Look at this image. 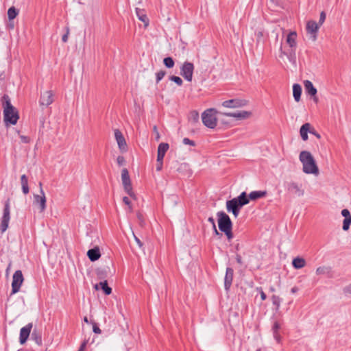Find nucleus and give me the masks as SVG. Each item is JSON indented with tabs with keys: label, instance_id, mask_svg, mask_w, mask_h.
Instances as JSON below:
<instances>
[{
	"label": "nucleus",
	"instance_id": "obj_25",
	"mask_svg": "<svg viewBox=\"0 0 351 351\" xmlns=\"http://www.w3.org/2000/svg\"><path fill=\"white\" fill-rule=\"evenodd\" d=\"M95 287L96 289L103 290V291L106 295H109L110 293H111V291H112V289L110 287H108L106 280H104V281L100 282L98 284H96Z\"/></svg>",
	"mask_w": 351,
	"mask_h": 351
},
{
	"label": "nucleus",
	"instance_id": "obj_30",
	"mask_svg": "<svg viewBox=\"0 0 351 351\" xmlns=\"http://www.w3.org/2000/svg\"><path fill=\"white\" fill-rule=\"evenodd\" d=\"M19 13V10L16 9L15 7L12 6L11 8H10L8 10V17L9 21H12L13 19H14L17 16Z\"/></svg>",
	"mask_w": 351,
	"mask_h": 351
},
{
	"label": "nucleus",
	"instance_id": "obj_62",
	"mask_svg": "<svg viewBox=\"0 0 351 351\" xmlns=\"http://www.w3.org/2000/svg\"><path fill=\"white\" fill-rule=\"evenodd\" d=\"M298 291V287H293V288L291 289V291L293 293H294L297 292Z\"/></svg>",
	"mask_w": 351,
	"mask_h": 351
},
{
	"label": "nucleus",
	"instance_id": "obj_60",
	"mask_svg": "<svg viewBox=\"0 0 351 351\" xmlns=\"http://www.w3.org/2000/svg\"><path fill=\"white\" fill-rule=\"evenodd\" d=\"M138 219H139V221H140V223H141V225H143V218H142V215H141V214H138Z\"/></svg>",
	"mask_w": 351,
	"mask_h": 351
},
{
	"label": "nucleus",
	"instance_id": "obj_57",
	"mask_svg": "<svg viewBox=\"0 0 351 351\" xmlns=\"http://www.w3.org/2000/svg\"><path fill=\"white\" fill-rule=\"evenodd\" d=\"M14 22L12 21H9V23L8 24V27L9 29H14Z\"/></svg>",
	"mask_w": 351,
	"mask_h": 351
},
{
	"label": "nucleus",
	"instance_id": "obj_32",
	"mask_svg": "<svg viewBox=\"0 0 351 351\" xmlns=\"http://www.w3.org/2000/svg\"><path fill=\"white\" fill-rule=\"evenodd\" d=\"M31 337H32V339H34L36 341V343L38 345H40L42 343V337H41V335L39 332H38L36 330H34L32 332Z\"/></svg>",
	"mask_w": 351,
	"mask_h": 351
},
{
	"label": "nucleus",
	"instance_id": "obj_47",
	"mask_svg": "<svg viewBox=\"0 0 351 351\" xmlns=\"http://www.w3.org/2000/svg\"><path fill=\"white\" fill-rule=\"evenodd\" d=\"M134 240L136 243V244L138 245L140 248L143 247V243L141 241V240L133 233Z\"/></svg>",
	"mask_w": 351,
	"mask_h": 351
},
{
	"label": "nucleus",
	"instance_id": "obj_7",
	"mask_svg": "<svg viewBox=\"0 0 351 351\" xmlns=\"http://www.w3.org/2000/svg\"><path fill=\"white\" fill-rule=\"evenodd\" d=\"M121 180L123 185L125 191L130 196H134L132 192V187L131 180L129 176V172L127 169L124 168L121 171Z\"/></svg>",
	"mask_w": 351,
	"mask_h": 351
},
{
	"label": "nucleus",
	"instance_id": "obj_36",
	"mask_svg": "<svg viewBox=\"0 0 351 351\" xmlns=\"http://www.w3.org/2000/svg\"><path fill=\"white\" fill-rule=\"evenodd\" d=\"M166 72L165 71H160L156 73V83H158L165 75Z\"/></svg>",
	"mask_w": 351,
	"mask_h": 351
},
{
	"label": "nucleus",
	"instance_id": "obj_11",
	"mask_svg": "<svg viewBox=\"0 0 351 351\" xmlns=\"http://www.w3.org/2000/svg\"><path fill=\"white\" fill-rule=\"evenodd\" d=\"M10 219V204L6 202L3 209V214L1 219L0 230L1 232H4L8 228L9 221Z\"/></svg>",
	"mask_w": 351,
	"mask_h": 351
},
{
	"label": "nucleus",
	"instance_id": "obj_15",
	"mask_svg": "<svg viewBox=\"0 0 351 351\" xmlns=\"http://www.w3.org/2000/svg\"><path fill=\"white\" fill-rule=\"evenodd\" d=\"M39 186L40 188V194L41 195H34V204H38L40 206V212H43L46 208V197L45 195V193L42 189V183H39Z\"/></svg>",
	"mask_w": 351,
	"mask_h": 351
},
{
	"label": "nucleus",
	"instance_id": "obj_12",
	"mask_svg": "<svg viewBox=\"0 0 351 351\" xmlns=\"http://www.w3.org/2000/svg\"><path fill=\"white\" fill-rule=\"evenodd\" d=\"M219 114L226 117H234L239 121L246 119L252 114L251 112L245 110H240L234 112H219Z\"/></svg>",
	"mask_w": 351,
	"mask_h": 351
},
{
	"label": "nucleus",
	"instance_id": "obj_13",
	"mask_svg": "<svg viewBox=\"0 0 351 351\" xmlns=\"http://www.w3.org/2000/svg\"><path fill=\"white\" fill-rule=\"evenodd\" d=\"M247 103L245 99H233L223 101L221 105L225 108H236L243 107L247 105Z\"/></svg>",
	"mask_w": 351,
	"mask_h": 351
},
{
	"label": "nucleus",
	"instance_id": "obj_46",
	"mask_svg": "<svg viewBox=\"0 0 351 351\" xmlns=\"http://www.w3.org/2000/svg\"><path fill=\"white\" fill-rule=\"evenodd\" d=\"M280 328V324L278 322H275L272 327V331H278Z\"/></svg>",
	"mask_w": 351,
	"mask_h": 351
},
{
	"label": "nucleus",
	"instance_id": "obj_59",
	"mask_svg": "<svg viewBox=\"0 0 351 351\" xmlns=\"http://www.w3.org/2000/svg\"><path fill=\"white\" fill-rule=\"evenodd\" d=\"M213 229L214 230L215 235H220V233L218 232L216 226L215 227H213Z\"/></svg>",
	"mask_w": 351,
	"mask_h": 351
},
{
	"label": "nucleus",
	"instance_id": "obj_55",
	"mask_svg": "<svg viewBox=\"0 0 351 351\" xmlns=\"http://www.w3.org/2000/svg\"><path fill=\"white\" fill-rule=\"evenodd\" d=\"M123 202L126 204V205H128L130 206V201L129 199V198L128 197H124L123 198Z\"/></svg>",
	"mask_w": 351,
	"mask_h": 351
},
{
	"label": "nucleus",
	"instance_id": "obj_18",
	"mask_svg": "<svg viewBox=\"0 0 351 351\" xmlns=\"http://www.w3.org/2000/svg\"><path fill=\"white\" fill-rule=\"evenodd\" d=\"M32 328V324L29 323L21 329L19 341L21 344H23L26 342L29 336Z\"/></svg>",
	"mask_w": 351,
	"mask_h": 351
},
{
	"label": "nucleus",
	"instance_id": "obj_2",
	"mask_svg": "<svg viewBox=\"0 0 351 351\" xmlns=\"http://www.w3.org/2000/svg\"><path fill=\"white\" fill-rule=\"evenodd\" d=\"M299 159L302 164V170L306 174H319V169L312 154L308 151H302Z\"/></svg>",
	"mask_w": 351,
	"mask_h": 351
},
{
	"label": "nucleus",
	"instance_id": "obj_58",
	"mask_svg": "<svg viewBox=\"0 0 351 351\" xmlns=\"http://www.w3.org/2000/svg\"><path fill=\"white\" fill-rule=\"evenodd\" d=\"M261 297L263 300L266 298V294L262 290L261 291Z\"/></svg>",
	"mask_w": 351,
	"mask_h": 351
},
{
	"label": "nucleus",
	"instance_id": "obj_37",
	"mask_svg": "<svg viewBox=\"0 0 351 351\" xmlns=\"http://www.w3.org/2000/svg\"><path fill=\"white\" fill-rule=\"evenodd\" d=\"M223 232H224V234L226 235V237L229 241H230L231 239H233V234L232 232V229L226 230L223 231Z\"/></svg>",
	"mask_w": 351,
	"mask_h": 351
},
{
	"label": "nucleus",
	"instance_id": "obj_34",
	"mask_svg": "<svg viewBox=\"0 0 351 351\" xmlns=\"http://www.w3.org/2000/svg\"><path fill=\"white\" fill-rule=\"evenodd\" d=\"M189 119L195 123L199 120V114L197 111H192L190 114Z\"/></svg>",
	"mask_w": 351,
	"mask_h": 351
},
{
	"label": "nucleus",
	"instance_id": "obj_42",
	"mask_svg": "<svg viewBox=\"0 0 351 351\" xmlns=\"http://www.w3.org/2000/svg\"><path fill=\"white\" fill-rule=\"evenodd\" d=\"M153 132H154V135H155V139L157 141H159L160 138V136L159 132L158 131L157 127L156 125H154V128H153Z\"/></svg>",
	"mask_w": 351,
	"mask_h": 351
},
{
	"label": "nucleus",
	"instance_id": "obj_44",
	"mask_svg": "<svg viewBox=\"0 0 351 351\" xmlns=\"http://www.w3.org/2000/svg\"><path fill=\"white\" fill-rule=\"evenodd\" d=\"M271 299L274 305L277 306L280 305V298L278 297L273 295Z\"/></svg>",
	"mask_w": 351,
	"mask_h": 351
},
{
	"label": "nucleus",
	"instance_id": "obj_61",
	"mask_svg": "<svg viewBox=\"0 0 351 351\" xmlns=\"http://www.w3.org/2000/svg\"><path fill=\"white\" fill-rule=\"evenodd\" d=\"M22 141L25 143H27L28 142V139L26 136H21Z\"/></svg>",
	"mask_w": 351,
	"mask_h": 351
},
{
	"label": "nucleus",
	"instance_id": "obj_54",
	"mask_svg": "<svg viewBox=\"0 0 351 351\" xmlns=\"http://www.w3.org/2000/svg\"><path fill=\"white\" fill-rule=\"evenodd\" d=\"M22 190L24 194H27L29 193V187L28 185L23 186Z\"/></svg>",
	"mask_w": 351,
	"mask_h": 351
},
{
	"label": "nucleus",
	"instance_id": "obj_17",
	"mask_svg": "<svg viewBox=\"0 0 351 351\" xmlns=\"http://www.w3.org/2000/svg\"><path fill=\"white\" fill-rule=\"evenodd\" d=\"M114 137L117 142L119 148L122 152H126L127 143L121 131L118 129L114 130Z\"/></svg>",
	"mask_w": 351,
	"mask_h": 351
},
{
	"label": "nucleus",
	"instance_id": "obj_26",
	"mask_svg": "<svg viewBox=\"0 0 351 351\" xmlns=\"http://www.w3.org/2000/svg\"><path fill=\"white\" fill-rule=\"evenodd\" d=\"M267 192L265 191H255L251 192L249 195L247 196V198L251 200H256L259 198L263 197L266 195Z\"/></svg>",
	"mask_w": 351,
	"mask_h": 351
},
{
	"label": "nucleus",
	"instance_id": "obj_19",
	"mask_svg": "<svg viewBox=\"0 0 351 351\" xmlns=\"http://www.w3.org/2000/svg\"><path fill=\"white\" fill-rule=\"evenodd\" d=\"M341 215L344 217L342 228L344 231H347L349 230L350 226L351 224L350 213L348 209L345 208L341 210Z\"/></svg>",
	"mask_w": 351,
	"mask_h": 351
},
{
	"label": "nucleus",
	"instance_id": "obj_39",
	"mask_svg": "<svg viewBox=\"0 0 351 351\" xmlns=\"http://www.w3.org/2000/svg\"><path fill=\"white\" fill-rule=\"evenodd\" d=\"M21 182L22 186H23L28 185L27 178V176L25 175H22L21 176Z\"/></svg>",
	"mask_w": 351,
	"mask_h": 351
},
{
	"label": "nucleus",
	"instance_id": "obj_3",
	"mask_svg": "<svg viewBox=\"0 0 351 351\" xmlns=\"http://www.w3.org/2000/svg\"><path fill=\"white\" fill-rule=\"evenodd\" d=\"M248 203L247 193L242 192L237 197L226 202V209L228 213H232L235 217H237L241 208Z\"/></svg>",
	"mask_w": 351,
	"mask_h": 351
},
{
	"label": "nucleus",
	"instance_id": "obj_20",
	"mask_svg": "<svg viewBox=\"0 0 351 351\" xmlns=\"http://www.w3.org/2000/svg\"><path fill=\"white\" fill-rule=\"evenodd\" d=\"M169 144L167 143H161L159 144L158 147L157 162L163 160L167 150L169 149Z\"/></svg>",
	"mask_w": 351,
	"mask_h": 351
},
{
	"label": "nucleus",
	"instance_id": "obj_52",
	"mask_svg": "<svg viewBox=\"0 0 351 351\" xmlns=\"http://www.w3.org/2000/svg\"><path fill=\"white\" fill-rule=\"evenodd\" d=\"M236 261L237 262L240 264V265H242L243 264V261H242V258H241V256L239 255V254H237L236 255Z\"/></svg>",
	"mask_w": 351,
	"mask_h": 351
},
{
	"label": "nucleus",
	"instance_id": "obj_14",
	"mask_svg": "<svg viewBox=\"0 0 351 351\" xmlns=\"http://www.w3.org/2000/svg\"><path fill=\"white\" fill-rule=\"evenodd\" d=\"M319 25L314 21H309L306 24V32L310 35V38L313 41L317 39V32L319 28Z\"/></svg>",
	"mask_w": 351,
	"mask_h": 351
},
{
	"label": "nucleus",
	"instance_id": "obj_50",
	"mask_svg": "<svg viewBox=\"0 0 351 351\" xmlns=\"http://www.w3.org/2000/svg\"><path fill=\"white\" fill-rule=\"evenodd\" d=\"M343 291L346 293H350L351 294V283L350 285H348V286H346L344 289H343Z\"/></svg>",
	"mask_w": 351,
	"mask_h": 351
},
{
	"label": "nucleus",
	"instance_id": "obj_24",
	"mask_svg": "<svg viewBox=\"0 0 351 351\" xmlns=\"http://www.w3.org/2000/svg\"><path fill=\"white\" fill-rule=\"evenodd\" d=\"M304 86L306 92L311 96H315L317 94V89L314 87L313 83L309 80L304 82Z\"/></svg>",
	"mask_w": 351,
	"mask_h": 351
},
{
	"label": "nucleus",
	"instance_id": "obj_48",
	"mask_svg": "<svg viewBox=\"0 0 351 351\" xmlns=\"http://www.w3.org/2000/svg\"><path fill=\"white\" fill-rule=\"evenodd\" d=\"M310 134L315 135L317 138H320L321 136L319 133H317L313 128L310 129Z\"/></svg>",
	"mask_w": 351,
	"mask_h": 351
},
{
	"label": "nucleus",
	"instance_id": "obj_49",
	"mask_svg": "<svg viewBox=\"0 0 351 351\" xmlns=\"http://www.w3.org/2000/svg\"><path fill=\"white\" fill-rule=\"evenodd\" d=\"M93 332L96 334H100L101 332L100 328L95 324L93 325Z\"/></svg>",
	"mask_w": 351,
	"mask_h": 351
},
{
	"label": "nucleus",
	"instance_id": "obj_29",
	"mask_svg": "<svg viewBox=\"0 0 351 351\" xmlns=\"http://www.w3.org/2000/svg\"><path fill=\"white\" fill-rule=\"evenodd\" d=\"M293 267L295 269H301L306 265V261L303 258L296 257L292 261Z\"/></svg>",
	"mask_w": 351,
	"mask_h": 351
},
{
	"label": "nucleus",
	"instance_id": "obj_6",
	"mask_svg": "<svg viewBox=\"0 0 351 351\" xmlns=\"http://www.w3.org/2000/svg\"><path fill=\"white\" fill-rule=\"evenodd\" d=\"M218 218V226L219 229L223 232L228 229H232V223L230 217L223 211H219L217 213Z\"/></svg>",
	"mask_w": 351,
	"mask_h": 351
},
{
	"label": "nucleus",
	"instance_id": "obj_63",
	"mask_svg": "<svg viewBox=\"0 0 351 351\" xmlns=\"http://www.w3.org/2000/svg\"><path fill=\"white\" fill-rule=\"evenodd\" d=\"M313 101L315 103H317L318 102V98L317 97L316 95L315 96H313Z\"/></svg>",
	"mask_w": 351,
	"mask_h": 351
},
{
	"label": "nucleus",
	"instance_id": "obj_22",
	"mask_svg": "<svg viewBox=\"0 0 351 351\" xmlns=\"http://www.w3.org/2000/svg\"><path fill=\"white\" fill-rule=\"evenodd\" d=\"M87 256L91 261H97L101 256V254H100L99 247H95L93 249L89 250L87 252Z\"/></svg>",
	"mask_w": 351,
	"mask_h": 351
},
{
	"label": "nucleus",
	"instance_id": "obj_51",
	"mask_svg": "<svg viewBox=\"0 0 351 351\" xmlns=\"http://www.w3.org/2000/svg\"><path fill=\"white\" fill-rule=\"evenodd\" d=\"M162 162H163V160H160V162H157L156 170L158 171H160L162 169Z\"/></svg>",
	"mask_w": 351,
	"mask_h": 351
},
{
	"label": "nucleus",
	"instance_id": "obj_1",
	"mask_svg": "<svg viewBox=\"0 0 351 351\" xmlns=\"http://www.w3.org/2000/svg\"><path fill=\"white\" fill-rule=\"evenodd\" d=\"M2 104L3 108V120L5 125L8 126L9 124L16 125L19 119V112L17 109L12 105L8 95H3Z\"/></svg>",
	"mask_w": 351,
	"mask_h": 351
},
{
	"label": "nucleus",
	"instance_id": "obj_27",
	"mask_svg": "<svg viewBox=\"0 0 351 351\" xmlns=\"http://www.w3.org/2000/svg\"><path fill=\"white\" fill-rule=\"evenodd\" d=\"M302 94V87L298 84H294L293 86V95L295 101L298 102L300 100Z\"/></svg>",
	"mask_w": 351,
	"mask_h": 351
},
{
	"label": "nucleus",
	"instance_id": "obj_41",
	"mask_svg": "<svg viewBox=\"0 0 351 351\" xmlns=\"http://www.w3.org/2000/svg\"><path fill=\"white\" fill-rule=\"evenodd\" d=\"M325 19H326V14L324 12H322L320 13V17H319V21L318 25L319 26H321L323 24V23L324 22Z\"/></svg>",
	"mask_w": 351,
	"mask_h": 351
},
{
	"label": "nucleus",
	"instance_id": "obj_43",
	"mask_svg": "<svg viewBox=\"0 0 351 351\" xmlns=\"http://www.w3.org/2000/svg\"><path fill=\"white\" fill-rule=\"evenodd\" d=\"M69 34V28L67 27H66V33L62 36V40L64 43H66L68 40Z\"/></svg>",
	"mask_w": 351,
	"mask_h": 351
},
{
	"label": "nucleus",
	"instance_id": "obj_45",
	"mask_svg": "<svg viewBox=\"0 0 351 351\" xmlns=\"http://www.w3.org/2000/svg\"><path fill=\"white\" fill-rule=\"evenodd\" d=\"M117 162L119 165L121 166L125 163V158L123 156H119L117 158Z\"/></svg>",
	"mask_w": 351,
	"mask_h": 351
},
{
	"label": "nucleus",
	"instance_id": "obj_35",
	"mask_svg": "<svg viewBox=\"0 0 351 351\" xmlns=\"http://www.w3.org/2000/svg\"><path fill=\"white\" fill-rule=\"evenodd\" d=\"M169 80L172 82H174L178 86L182 85V83H183L182 80L178 76L171 75L169 77Z\"/></svg>",
	"mask_w": 351,
	"mask_h": 351
},
{
	"label": "nucleus",
	"instance_id": "obj_9",
	"mask_svg": "<svg viewBox=\"0 0 351 351\" xmlns=\"http://www.w3.org/2000/svg\"><path fill=\"white\" fill-rule=\"evenodd\" d=\"M285 184L289 192L292 193L298 197L304 195V190L302 189V185L301 184H298L294 181H290L286 182Z\"/></svg>",
	"mask_w": 351,
	"mask_h": 351
},
{
	"label": "nucleus",
	"instance_id": "obj_38",
	"mask_svg": "<svg viewBox=\"0 0 351 351\" xmlns=\"http://www.w3.org/2000/svg\"><path fill=\"white\" fill-rule=\"evenodd\" d=\"M183 143L184 145H191V146H195V143L193 141L190 140L188 138H184L183 139Z\"/></svg>",
	"mask_w": 351,
	"mask_h": 351
},
{
	"label": "nucleus",
	"instance_id": "obj_23",
	"mask_svg": "<svg viewBox=\"0 0 351 351\" xmlns=\"http://www.w3.org/2000/svg\"><path fill=\"white\" fill-rule=\"evenodd\" d=\"M311 128V125L308 123H306L303 124L300 129V134L301 136V138L303 141H307L308 139V132L310 133V129Z\"/></svg>",
	"mask_w": 351,
	"mask_h": 351
},
{
	"label": "nucleus",
	"instance_id": "obj_53",
	"mask_svg": "<svg viewBox=\"0 0 351 351\" xmlns=\"http://www.w3.org/2000/svg\"><path fill=\"white\" fill-rule=\"evenodd\" d=\"M86 346V341H84V342L81 344V346H80V348H79L78 351H84V349H85Z\"/></svg>",
	"mask_w": 351,
	"mask_h": 351
},
{
	"label": "nucleus",
	"instance_id": "obj_5",
	"mask_svg": "<svg viewBox=\"0 0 351 351\" xmlns=\"http://www.w3.org/2000/svg\"><path fill=\"white\" fill-rule=\"evenodd\" d=\"M297 33L295 32H291L287 36L286 42L290 47L291 49L289 54H287L289 60L293 64H295V47L297 45L296 43Z\"/></svg>",
	"mask_w": 351,
	"mask_h": 351
},
{
	"label": "nucleus",
	"instance_id": "obj_21",
	"mask_svg": "<svg viewBox=\"0 0 351 351\" xmlns=\"http://www.w3.org/2000/svg\"><path fill=\"white\" fill-rule=\"evenodd\" d=\"M233 273L234 271L232 268L228 267L226 269V276L224 278V286L226 290H228L232 285L233 279Z\"/></svg>",
	"mask_w": 351,
	"mask_h": 351
},
{
	"label": "nucleus",
	"instance_id": "obj_10",
	"mask_svg": "<svg viewBox=\"0 0 351 351\" xmlns=\"http://www.w3.org/2000/svg\"><path fill=\"white\" fill-rule=\"evenodd\" d=\"M23 276L21 270H17L14 272L12 277V293H15L18 292L20 289V287L23 282Z\"/></svg>",
	"mask_w": 351,
	"mask_h": 351
},
{
	"label": "nucleus",
	"instance_id": "obj_56",
	"mask_svg": "<svg viewBox=\"0 0 351 351\" xmlns=\"http://www.w3.org/2000/svg\"><path fill=\"white\" fill-rule=\"evenodd\" d=\"M208 221L212 224V226L213 227H215L216 225H215V220L213 219V217H210L208 219Z\"/></svg>",
	"mask_w": 351,
	"mask_h": 351
},
{
	"label": "nucleus",
	"instance_id": "obj_31",
	"mask_svg": "<svg viewBox=\"0 0 351 351\" xmlns=\"http://www.w3.org/2000/svg\"><path fill=\"white\" fill-rule=\"evenodd\" d=\"M330 271L331 269L330 267L322 266L317 268L316 274L317 275H329Z\"/></svg>",
	"mask_w": 351,
	"mask_h": 351
},
{
	"label": "nucleus",
	"instance_id": "obj_8",
	"mask_svg": "<svg viewBox=\"0 0 351 351\" xmlns=\"http://www.w3.org/2000/svg\"><path fill=\"white\" fill-rule=\"evenodd\" d=\"M194 65L191 62H185L181 67L180 74L188 82H191Z\"/></svg>",
	"mask_w": 351,
	"mask_h": 351
},
{
	"label": "nucleus",
	"instance_id": "obj_16",
	"mask_svg": "<svg viewBox=\"0 0 351 351\" xmlns=\"http://www.w3.org/2000/svg\"><path fill=\"white\" fill-rule=\"evenodd\" d=\"M53 93L51 90L44 92L40 95L39 104L43 106H48L53 101Z\"/></svg>",
	"mask_w": 351,
	"mask_h": 351
},
{
	"label": "nucleus",
	"instance_id": "obj_40",
	"mask_svg": "<svg viewBox=\"0 0 351 351\" xmlns=\"http://www.w3.org/2000/svg\"><path fill=\"white\" fill-rule=\"evenodd\" d=\"M272 332H273L274 338L276 339V341L278 343H280L281 341V337H280L278 331H272Z\"/></svg>",
	"mask_w": 351,
	"mask_h": 351
},
{
	"label": "nucleus",
	"instance_id": "obj_28",
	"mask_svg": "<svg viewBox=\"0 0 351 351\" xmlns=\"http://www.w3.org/2000/svg\"><path fill=\"white\" fill-rule=\"evenodd\" d=\"M136 13L137 15V17L140 21L144 23L145 26L147 27L149 25V20L146 16V14L144 13L143 10H141L138 8H136Z\"/></svg>",
	"mask_w": 351,
	"mask_h": 351
},
{
	"label": "nucleus",
	"instance_id": "obj_4",
	"mask_svg": "<svg viewBox=\"0 0 351 351\" xmlns=\"http://www.w3.org/2000/svg\"><path fill=\"white\" fill-rule=\"evenodd\" d=\"M219 112H220L217 111L215 108L206 110L202 114L204 125L211 129L215 128L217 123L216 114H219Z\"/></svg>",
	"mask_w": 351,
	"mask_h": 351
},
{
	"label": "nucleus",
	"instance_id": "obj_64",
	"mask_svg": "<svg viewBox=\"0 0 351 351\" xmlns=\"http://www.w3.org/2000/svg\"><path fill=\"white\" fill-rule=\"evenodd\" d=\"M103 273H104V272H103L102 271H97V274H98V276H99L100 278H101V276L103 275Z\"/></svg>",
	"mask_w": 351,
	"mask_h": 351
},
{
	"label": "nucleus",
	"instance_id": "obj_33",
	"mask_svg": "<svg viewBox=\"0 0 351 351\" xmlns=\"http://www.w3.org/2000/svg\"><path fill=\"white\" fill-rule=\"evenodd\" d=\"M163 63L167 68L169 69L173 67L174 66V61L171 57H167L164 58Z\"/></svg>",
	"mask_w": 351,
	"mask_h": 351
}]
</instances>
